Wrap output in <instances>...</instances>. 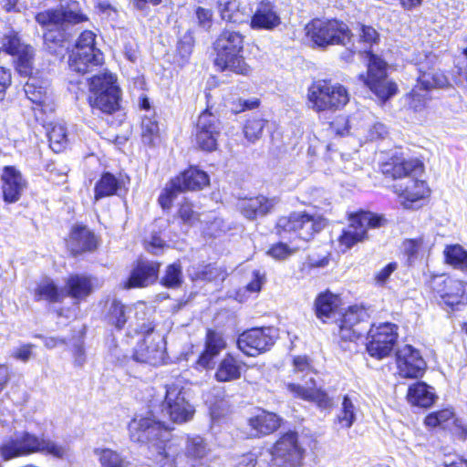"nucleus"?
I'll return each instance as SVG.
<instances>
[{"label":"nucleus","instance_id":"obj_51","mask_svg":"<svg viewBox=\"0 0 467 467\" xmlns=\"http://www.w3.org/2000/svg\"><path fill=\"white\" fill-rule=\"evenodd\" d=\"M265 124L266 120L263 119L253 118L248 119L244 128L245 138L251 142L259 140Z\"/></svg>","mask_w":467,"mask_h":467},{"label":"nucleus","instance_id":"obj_45","mask_svg":"<svg viewBox=\"0 0 467 467\" xmlns=\"http://www.w3.org/2000/svg\"><path fill=\"white\" fill-rule=\"evenodd\" d=\"M50 148L55 152L62 151L67 144V129L62 123H54L47 132Z\"/></svg>","mask_w":467,"mask_h":467},{"label":"nucleus","instance_id":"obj_26","mask_svg":"<svg viewBox=\"0 0 467 467\" xmlns=\"http://www.w3.org/2000/svg\"><path fill=\"white\" fill-rule=\"evenodd\" d=\"M422 166L417 160L391 159L381 166L382 173L385 176L399 180L398 182L405 181L413 173L420 172Z\"/></svg>","mask_w":467,"mask_h":467},{"label":"nucleus","instance_id":"obj_33","mask_svg":"<svg viewBox=\"0 0 467 467\" xmlns=\"http://www.w3.org/2000/svg\"><path fill=\"white\" fill-rule=\"evenodd\" d=\"M209 176L197 168H190L172 180V186L183 191H197L209 184Z\"/></svg>","mask_w":467,"mask_h":467},{"label":"nucleus","instance_id":"obj_25","mask_svg":"<svg viewBox=\"0 0 467 467\" xmlns=\"http://www.w3.org/2000/svg\"><path fill=\"white\" fill-rule=\"evenodd\" d=\"M160 264L152 261H140L132 269L123 288L145 287L154 283L158 277Z\"/></svg>","mask_w":467,"mask_h":467},{"label":"nucleus","instance_id":"obj_12","mask_svg":"<svg viewBox=\"0 0 467 467\" xmlns=\"http://www.w3.org/2000/svg\"><path fill=\"white\" fill-rule=\"evenodd\" d=\"M304 454L305 450L295 431L282 435L271 449L272 461L276 467H302Z\"/></svg>","mask_w":467,"mask_h":467},{"label":"nucleus","instance_id":"obj_3","mask_svg":"<svg viewBox=\"0 0 467 467\" xmlns=\"http://www.w3.org/2000/svg\"><path fill=\"white\" fill-rule=\"evenodd\" d=\"M88 17L82 12L80 4L75 0H67L55 8L39 12L36 21L47 32L44 34L45 41L60 42L64 38V32L68 26L87 22Z\"/></svg>","mask_w":467,"mask_h":467},{"label":"nucleus","instance_id":"obj_2","mask_svg":"<svg viewBox=\"0 0 467 467\" xmlns=\"http://www.w3.org/2000/svg\"><path fill=\"white\" fill-rule=\"evenodd\" d=\"M128 429L132 441L150 444L151 456L159 466L176 451L174 445L167 441V428L161 420L137 416L130 420Z\"/></svg>","mask_w":467,"mask_h":467},{"label":"nucleus","instance_id":"obj_23","mask_svg":"<svg viewBox=\"0 0 467 467\" xmlns=\"http://www.w3.org/2000/svg\"><path fill=\"white\" fill-rule=\"evenodd\" d=\"M433 289L451 306L462 304L466 299L465 285L459 280L441 276L433 281Z\"/></svg>","mask_w":467,"mask_h":467},{"label":"nucleus","instance_id":"obj_29","mask_svg":"<svg viewBox=\"0 0 467 467\" xmlns=\"http://www.w3.org/2000/svg\"><path fill=\"white\" fill-rule=\"evenodd\" d=\"M226 343L221 333L213 330H208L205 341V349L200 356L197 365L202 368H213L214 358L224 349Z\"/></svg>","mask_w":467,"mask_h":467},{"label":"nucleus","instance_id":"obj_16","mask_svg":"<svg viewBox=\"0 0 467 467\" xmlns=\"http://www.w3.org/2000/svg\"><path fill=\"white\" fill-rule=\"evenodd\" d=\"M163 417L171 421L182 423L189 420L193 415L192 406L185 400L182 388L175 384L167 386L164 401L161 404Z\"/></svg>","mask_w":467,"mask_h":467},{"label":"nucleus","instance_id":"obj_59","mask_svg":"<svg viewBox=\"0 0 467 467\" xmlns=\"http://www.w3.org/2000/svg\"><path fill=\"white\" fill-rule=\"evenodd\" d=\"M179 216L182 221L189 225L194 224L199 220V214L192 210L190 203H182L179 209Z\"/></svg>","mask_w":467,"mask_h":467},{"label":"nucleus","instance_id":"obj_52","mask_svg":"<svg viewBox=\"0 0 467 467\" xmlns=\"http://www.w3.org/2000/svg\"><path fill=\"white\" fill-rule=\"evenodd\" d=\"M303 248V245L296 244L288 245L285 243H278L274 244L267 252V254L276 260H285Z\"/></svg>","mask_w":467,"mask_h":467},{"label":"nucleus","instance_id":"obj_19","mask_svg":"<svg viewBox=\"0 0 467 467\" xmlns=\"http://www.w3.org/2000/svg\"><path fill=\"white\" fill-rule=\"evenodd\" d=\"M6 52L16 57V68L21 75L32 74L34 49L21 42L16 35L6 36L3 43Z\"/></svg>","mask_w":467,"mask_h":467},{"label":"nucleus","instance_id":"obj_58","mask_svg":"<svg viewBox=\"0 0 467 467\" xmlns=\"http://www.w3.org/2000/svg\"><path fill=\"white\" fill-rule=\"evenodd\" d=\"M35 345L27 343L23 344L12 351L11 357L15 359L26 363L34 356Z\"/></svg>","mask_w":467,"mask_h":467},{"label":"nucleus","instance_id":"obj_49","mask_svg":"<svg viewBox=\"0 0 467 467\" xmlns=\"http://www.w3.org/2000/svg\"><path fill=\"white\" fill-rule=\"evenodd\" d=\"M293 367L294 373L302 374V378H308L306 380L305 384L308 382V384L315 385L314 376L316 372L313 369V366L310 362V359L306 356H296L293 358Z\"/></svg>","mask_w":467,"mask_h":467},{"label":"nucleus","instance_id":"obj_14","mask_svg":"<svg viewBox=\"0 0 467 467\" xmlns=\"http://www.w3.org/2000/svg\"><path fill=\"white\" fill-rule=\"evenodd\" d=\"M368 314L358 306H349L338 325V336L343 341H355L368 332Z\"/></svg>","mask_w":467,"mask_h":467},{"label":"nucleus","instance_id":"obj_41","mask_svg":"<svg viewBox=\"0 0 467 467\" xmlns=\"http://www.w3.org/2000/svg\"><path fill=\"white\" fill-rule=\"evenodd\" d=\"M447 84L448 79L442 72L431 69L424 72L420 71L416 85H419V88L422 89V91L428 92L432 88H443Z\"/></svg>","mask_w":467,"mask_h":467},{"label":"nucleus","instance_id":"obj_46","mask_svg":"<svg viewBox=\"0 0 467 467\" xmlns=\"http://www.w3.org/2000/svg\"><path fill=\"white\" fill-rule=\"evenodd\" d=\"M444 254L448 264L467 273V251L461 245L448 246Z\"/></svg>","mask_w":467,"mask_h":467},{"label":"nucleus","instance_id":"obj_35","mask_svg":"<svg viewBox=\"0 0 467 467\" xmlns=\"http://www.w3.org/2000/svg\"><path fill=\"white\" fill-rule=\"evenodd\" d=\"M48 88L49 84L47 80H39L35 77H29L24 90L27 99L34 104L47 107L50 102Z\"/></svg>","mask_w":467,"mask_h":467},{"label":"nucleus","instance_id":"obj_21","mask_svg":"<svg viewBox=\"0 0 467 467\" xmlns=\"http://www.w3.org/2000/svg\"><path fill=\"white\" fill-rule=\"evenodd\" d=\"M418 173L407 177L405 181L397 182L393 185L394 192L402 199L404 208H410V203L423 199L429 193V189L424 181L416 178Z\"/></svg>","mask_w":467,"mask_h":467},{"label":"nucleus","instance_id":"obj_36","mask_svg":"<svg viewBox=\"0 0 467 467\" xmlns=\"http://www.w3.org/2000/svg\"><path fill=\"white\" fill-rule=\"evenodd\" d=\"M407 399L413 406L428 408L434 403L436 395L432 388L424 382H417L410 386Z\"/></svg>","mask_w":467,"mask_h":467},{"label":"nucleus","instance_id":"obj_27","mask_svg":"<svg viewBox=\"0 0 467 467\" xmlns=\"http://www.w3.org/2000/svg\"><path fill=\"white\" fill-rule=\"evenodd\" d=\"M280 24L281 17L275 5L268 1H262L251 18L250 26L253 29L273 30Z\"/></svg>","mask_w":467,"mask_h":467},{"label":"nucleus","instance_id":"obj_64","mask_svg":"<svg viewBox=\"0 0 467 467\" xmlns=\"http://www.w3.org/2000/svg\"><path fill=\"white\" fill-rule=\"evenodd\" d=\"M355 120V118L348 119L345 117H338L333 123L332 128L337 134L344 135L348 132L351 124Z\"/></svg>","mask_w":467,"mask_h":467},{"label":"nucleus","instance_id":"obj_56","mask_svg":"<svg viewBox=\"0 0 467 467\" xmlns=\"http://www.w3.org/2000/svg\"><path fill=\"white\" fill-rule=\"evenodd\" d=\"M360 128L367 130L368 134L366 135V138L369 140L383 139L388 134L386 126L379 122H376L374 124L368 122L362 124Z\"/></svg>","mask_w":467,"mask_h":467},{"label":"nucleus","instance_id":"obj_13","mask_svg":"<svg viewBox=\"0 0 467 467\" xmlns=\"http://www.w3.org/2000/svg\"><path fill=\"white\" fill-rule=\"evenodd\" d=\"M276 330L274 327H255L242 333L237 339L238 348L247 356L255 357L274 346Z\"/></svg>","mask_w":467,"mask_h":467},{"label":"nucleus","instance_id":"obj_62","mask_svg":"<svg viewBox=\"0 0 467 467\" xmlns=\"http://www.w3.org/2000/svg\"><path fill=\"white\" fill-rule=\"evenodd\" d=\"M200 26L209 29L212 26L213 12L211 9L198 7L195 11Z\"/></svg>","mask_w":467,"mask_h":467},{"label":"nucleus","instance_id":"obj_43","mask_svg":"<svg viewBox=\"0 0 467 467\" xmlns=\"http://www.w3.org/2000/svg\"><path fill=\"white\" fill-rule=\"evenodd\" d=\"M0 454L5 461L25 456L20 432L3 441L0 446Z\"/></svg>","mask_w":467,"mask_h":467},{"label":"nucleus","instance_id":"obj_1","mask_svg":"<svg viewBox=\"0 0 467 467\" xmlns=\"http://www.w3.org/2000/svg\"><path fill=\"white\" fill-rule=\"evenodd\" d=\"M357 32L358 44L364 45V47L359 48L353 43V48L358 52H362L364 48L368 59V75H360V78L379 99L387 100L396 94L397 85L387 77V63L379 56L366 50L367 47L377 42L379 34L372 26L365 25H359Z\"/></svg>","mask_w":467,"mask_h":467},{"label":"nucleus","instance_id":"obj_60","mask_svg":"<svg viewBox=\"0 0 467 467\" xmlns=\"http://www.w3.org/2000/svg\"><path fill=\"white\" fill-rule=\"evenodd\" d=\"M94 45H96V34L90 30H86L80 34L72 50L87 49Z\"/></svg>","mask_w":467,"mask_h":467},{"label":"nucleus","instance_id":"obj_5","mask_svg":"<svg viewBox=\"0 0 467 467\" xmlns=\"http://www.w3.org/2000/svg\"><path fill=\"white\" fill-rule=\"evenodd\" d=\"M307 106L315 112H335L349 101L347 88L330 80H317L307 89Z\"/></svg>","mask_w":467,"mask_h":467},{"label":"nucleus","instance_id":"obj_32","mask_svg":"<svg viewBox=\"0 0 467 467\" xmlns=\"http://www.w3.org/2000/svg\"><path fill=\"white\" fill-rule=\"evenodd\" d=\"M96 236L85 226H76L72 229L67 246L72 254H78L91 252L97 248Z\"/></svg>","mask_w":467,"mask_h":467},{"label":"nucleus","instance_id":"obj_57","mask_svg":"<svg viewBox=\"0 0 467 467\" xmlns=\"http://www.w3.org/2000/svg\"><path fill=\"white\" fill-rule=\"evenodd\" d=\"M179 192H182V190L173 187L171 181L170 185L164 189L159 197V203L163 209H170Z\"/></svg>","mask_w":467,"mask_h":467},{"label":"nucleus","instance_id":"obj_38","mask_svg":"<svg viewBox=\"0 0 467 467\" xmlns=\"http://www.w3.org/2000/svg\"><path fill=\"white\" fill-rule=\"evenodd\" d=\"M67 293L76 300H82L92 292V282L90 277L83 275H70L66 282Z\"/></svg>","mask_w":467,"mask_h":467},{"label":"nucleus","instance_id":"obj_22","mask_svg":"<svg viewBox=\"0 0 467 467\" xmlns=\"http://www.w3.org/2000/svg\"><path fill=\"white\" fill-rule=\"evenodd\" d=\"M2 192L5 202H16L26 188V181L15 166H5L1 173Z\"/></svg>","mask_w":467,"mask_h":467},{"label":"nucleus","instance_id":"obj_39","mask_svg":"<svg viewBox=\"0 0 467 467\" xmlns=\"http://www.w3.org/2000/svg\"><path fill=\"white\" fill-rule=\"evenodd\" d=\"M132 308L114 299L109 306L106 315L108 324L113 326L119 330L124 328Z\"/></svg>","mask_w":467,"mask_h":467},{"label":"nucleus","instance_id":"obj_18","mask_svg":"<svg viewBox=\"0 0 467 467\" xmlns=\"http://www.w3.org/2000/svg\"><path fill=\"white\" fill-rule=\"evenodd\" d=\"M398 373L402 378H420L426 368V362L420 351L410 345L399 348L396 352Z\"/></svg>","mask_w":467,"mask_h":467},{"label":"nucleus","instance_id":"obj_17","mask_svg":"<svg viewBox=\"0 0 467 467\" xmlns=\"http://www.w3.org/2000/svg\"><path fill=\"white\" fill-rule=\"evenodd\" d=\"M20 433L25 456L34 453H43L62 459L68 454L69 448L67 445L58 443L44 436H36L28 431H22Z\"/></svg>","mask_w":467,"mask_h":467},{"label":"nucleus","instance_id":"obj_10","mask_svg":"<svg viewBox=\"0 0 467 467\" xmlns=\"http://www.w3.org/2000/svg\"><path fill=\"white\" fill-rule=\"evenodd\" d=\"M385 219L370 212H359L352 214L349 218V224L342 231L338 238L339 244L345 250L350 249L356 244L363 242L368 238V228H377L382 225Z\"/></svg>","mask_w":467,"mask_h":467},{"label":"nucleus","instance_id":"obj_42","mask_svg":"<svg viewBox=\"0 0 467 467\" xmlns=\"http://www.w3.org/2000/svg\"><path fill=\"white\" fill-rule=\"evenodd\" d=\"M240 376L241 368L232 356H227L221 361L215 373L216 379L222 382L237 379Z\"/></svg>","mask_w":467,"mask_h":467},{"label":"nucleus","instance_id":"obj_54","mask_svg":"<svg viewBox=\"0 0 467 467\" xmlns=\"http://www.w3.org/2000/svg\"><path fill=\"white\" fill-rule=\"evenodd\" d=\"M428 99V92L422 91V89L419 88V85H415L410 94L409 104L415 111H420L425 108Z\"/></svg>","mask_w":467,"mask_h":467},{"label":"nucleus","instance_id":"obj_37","mask_svg":"<svg viewBox=\"0 0 467 467\" xmlns=\"http://www.w3.org/2000/svg\"><path fill=\"white\" fill-rule=\"evenodd\" d=\"M34 296L36 301L45 300L49 303H57L65 298L66 293L51 278L45 277L37 283Z\"/></svg>","mask_w":467,"mask_h":467},{"label":"nucleus","instance_id":"obj_34","mask_svg":"<svg viewBox=\"0 0 467 467\" xmlns=\"http://www.w3.org/2000/svg\"><path fill=\"white\" fill-rule=\"evenodd\" d=\"M281 420L276 414L262 410L249 419V426L254 436L268 435L279 428Z\"/></svg>","mask_w":467,"mask_h":467},{"label":"nucleus","instance_id":"obj_9","mask_svg":"<svg viewBox=\"0 0 467 467\" xmlns=\"http://www.w3.org/2000/svg\"><path fill=\"white\" fill-rule=\"evenodd\" d=\"M170 454L160 467H207L206 457L210 449L204 439L200 436L189 437L186 441L185 452Z\"/></svg>","mask_w":467,"mask_h":467},{"label":"nucleus","instance_id":"obj_61","mask_svg":"<svg viewBox=\"0 0 467 467\" xmlns=\"http://www.w3.org/2000/svg\"><path fill=\"white\" fill-rule=\"evenodd\" d=\"M193 37L191 34H185L178 42V51L182 57H187L192 51Z\"/></svg>","mask_w":467,"mask_h":467},{"label":"nucleus","instance_id":"obj_11","mask_svg":"<svg viewBox=\"0 0 467 467\" xmlns=\"http://www.w3.org/2000/svg\"><path fill=\"white\" fill-rule=\"evenodd\" d=\"M367 333V351L371 357L382 359L391 354L398 341V327L395 324L385 322L372 325Z\"/></svg>","mask_w":467,"mask_h":467},{"label":"nucleus","instance_id":"obj_6","mask_svg":"<svg viewBox=\"0 0 467 467\" xmlns=\"http://www.w3.org/2000/svg\"><path fill=\"white\" fill-rule=\"evenodd\" d=\"M89 104L93 109L112 114L119 109L120 89L117 78L108 71L94 75L89 81Z\"/></svg>","mask_w":467,"mask_h":467},{"label":"nucleus","instance_id":"obj_44","mask_svg":"<svg viewBox=\"0 0 467 467\" xmlns=\"http://www.w3.org/2000/svg\"><path fill=\"white\" fill-rule=\"evenodd\" d=\"M119 186L118 179L113 174L105 172L95 185V200L115 194Z\"/></svg>","mask_w":467,"mask_h":467},{"label":"nucleus","instance_id":"obj_31","mask_svg":"<svg viewBox=\"0 0 467 467\" xmlns=\"http://www.w3.org/2000/svg\"><path fill=\"white\" fill-rule=\"evenodd\" d=\"M425 424L430 427L440 426L441 428L453 427L455 434L462 440L467 437V428L464 427L460 420L455 419L454 412L451 409H444L429 414L424 420Z\"/></svg>","mask_w":467,"mask_h":467},{"label":"nucleus","instance_id":"obj_53","mask_svg":"<svg viewBox=\"0 0 467 467\" xmlns=\"http://www.w3.org/2000/svg\"><path fill=\"white\" fill-rule=\"evenodd\" d=\"M141 130L143 142L152 145L159 134L158 122L150 118H143L141 121Z\"/></svg>","mask_w":467,"mask_h":467},{"label":"nucleus","instance_id":"obj_15","mask_svg":"<svg viewBox=\"0 0 467 467\" xmlns=\"http://www.w3.org/2000/svg\"><path fill=\"white\" fill-rule=\"evenodd\" d=\"M222 125L219 119L209 110L203 111L198 118L194 142L204 151H213L217 149V141L221 135Z\"/></svg>","mask_w":467,"mask_h":467},{"label":"nucleus","instance_id":"obj_47","mask_svg":"<svg viewBox=\"0 0 467 467\" xmlns=\"http://www.w3.org/2000/svg\"><path fill=\"white\" fill-rule=\"evenodd\" d=\"M337 422L342 428L349 429L356 420V407L348 396H345L342 408L337 415Z\"/></svg>","mask_w":467,"mask_h":467},{"label":"nucleus","instance_id":"obj_63","mask_svg":"<svg viewBox=\"0 0 467 467\" xmlns=\"http://www.w3.org/2000/svg\"><path fill=\"white\" fill-rule=\"evenodd\" d=\"M397 263H389L382 268L375 276L377 285H383L389 280L391 274L397 269Z\"/></svg>","mask_w":467,"mask_h":467},{"label":"nucleus","instance_id":"obj_24","mask_svg":"<svg viewBox=\"0 0 467 467\" xmlns=\"http://www.w3.org/2000/svg\"><path fill=\"white\" fill-rule=\"evenodd\" d=\"M134 357L136 360L152 366L161 364L164 358V351L160 337L155 338L151 334L146 335L143 340L137 345Z\"/></svg>","mask_w":467,"mask_h":467},{"label":"nucleus","instance_id":"obj_4","mask_svg":"<svg viewBox=\"0 0 467 467\" xmlns=\"http://www.w3.org/2000/svg\"><path fill=\"white\" fill-rule=\"evenodd\" d=\"M244 36L237 31L224 29L214 43V63L222 71L229 70L247 76L252 68L243 57Z\"/></svg>","mask_w":467,"mask_h":467},{"label":"nucleus","instance_id":"obj_8","mask_svg":"<svg viewBox=\"0 0 467 467\" xmlns=\"http://www.w3.org/2000/svg\"><path fill=\"white\" fill-rule=\"evenodd\" d=\"M327 223L319 215H310L306 213H294L287 217H282L277 223V232L282 238L304 243L313 238L315 234L320 232Z\"/></svg>","mask_w":467,"mask_h":467},{"label":"nucleus","instance_id":"obj_30","mask_svg":"<svg viewBox=\"0 0 467 467\" xmlns=\"http://www.w3.org/2000/svg\"><path fill=\"white\" fill-rule=\"evenodd\" d=\"M275 198H267L259 195L252 198H244L238 202V208L241 213L248 219L253 220L257 216L267 214L275 205Z\"/></svg>","mask_w":467,"mask_h":467},{"label":"nucleus","instance_id":"obj_50","mask_svg":"<svg viewBox=\"0 0 467 467\" xmlns=\"http://www.w3.org/2000/svg\"><path fill=\"white\" fill-rule=\"evenodd\" d=\"M182 269L179 263H173L166 267L161 284L168 288H177L182 283Z\"/></svg>","mask_w":467,"mask_h":467},{"label":"nucleus","instance_id":"obj_7","mask_svg":"<svg viewBox=\"0 0 467 467\" xmlns=\"http://www.w3.org/2000/svg\"><path fill=\"white\" fill-rule=\"evenodd\" d=\"M307 38L317 47L347 46L352 40L353 34L348 26L339 20L314 19L306 26Z\"/></svg>","mask_w":467,"mask_h":467},{"label":"nucleus","instance_id":"obj_28","mask_svg":"<svg viewBox=\"0 0 467 467\" xmlns=\"http://www.w3.org/2000/svg\"><path fill=\"white\" fill-rule=\"evenodd\" d=\"M286 388L294 397L313 401L320 408L327 409L332 406V400L325 391L317 389L316 384L311 385L308 382L306 385L288 383Z\"/></svg>","mask_w":467,"mask_h":467},{"label":"nucleus","instance_id":"obj_48","mask_svg":"<svg viewBox=\"0 0 467 467\" xmlns=\"http://www.w3.org/2000/svg\"><path fill=\"white\" fill-rule=\"evenodd\" d=\"M95 453L99 456L101 467H127L128 465L117 451L110 449H98Z\"/></svg>","mask_w":467,"mask_h":467},{"label":"nucleus","instance_id":"obj_40","mask_svg":"<svg viewBox=\"0 0 467 467\" xmlns=\"http://www.w3.org/2000/svg\"><path fill=\"white\" fill-rule=\"evenodd\" d=\"M340 305V298L329 292L321 294L316 300V313L318 318L326 322L334 317Z\"/></svg>","mask_w":467,"mask_h":467},{"label":"nucleus","instance_id":"obj_55","mask_svg":"<svg viewBox=\"0 0 467 467\" xmlns=\"http://www.w3.org/2000/svg\"><path fill=\"white\" fill-rule=\"evenodd\" d=\"M423 249L424 240L422 237L408 239L403 242V251L408 255L410 261L416 259Z\"/></svg>","mask_w":467,"mask_h":467},{"label":"nucleus","instance_id":"obj_20","mask_svg":"<svg viewBox=\"0 0 467 467\" xmlns=\"http://www.w3.org/2000/svg\"><path fill=\"white\" fill-rule=\"evenodd\" d=\"M104 57L96 45L87 49L72 50L68 57L69 68L79 74L95 70L103 64Z\"/></svg>","mask_w":467,"mask_h":467}]
</instances>
